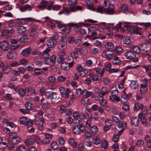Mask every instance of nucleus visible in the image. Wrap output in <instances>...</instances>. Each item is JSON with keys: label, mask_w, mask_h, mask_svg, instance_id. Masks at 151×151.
<instances>
[{"label": "nucleus", "mask_w": 151, "mask_h": 151, "mask_svg": "<svg viewBox=\"0 0 151 151\" xmlns=\"http://www.w3.org/2000/svg\"><path fill=\"white\" fill-rule=\"evenodd\" d=\"M38 34L37 31L32 29H30V32L29 35L32 37H36L38 35Z\"/></svg>", "instance_id": "nucleus-26"}, {"label": "nucleus", "mask_w": 151, "mask_h": 151, "mask_svg": "<svg viewBox=\"0 0 151 151\" xmlns=\"http://www.w3.org/2000/svg\"><path fill=\"white\" fill-rule=\"evenodd\" d=\"M16 24L15 22L12 21H9L8 22V26L9 27H13L15 26Z\"/></svg>", "instance_id": "nucleus-57"}, {"label": "nucleus", "mask_w": 151, "mask_h": 151, "mask_svg": "<svg viewBox=\"0 0 151 151\" xmlns=\"http://www.w3.org/2000/svg\"><path fill=\"white\" fill-rule=\"evenodd\" d=\"M42 107L43 109H48L50 107V104L47 102L42 103L41 104Z\"/></svg>", "instance_id": "nucleus-36"}, {"label": "nucleus", "mask_w": 151, "mask_h": 151, "mask_svg": "<svg viewBox=\"0 0 151 151\" xmlns=\"http://www.w3.org/2000/svg\"><path fill=\"white\" fill-rule=\"evenodd\" d=\"M101 145L102 148L104 149L107 148L108 146V141L105 140L103 141L101 143Z\"/></svg>", "instance_id": "nucleus-31"}, {"label": "nucleus", "mask_w": 151, "mask_h": 151, "mask_svg": "<svg viewBox=\"0 0 151 151\" xmlns=\"http://www.w3.org/2000/svg\"><path fill=\"white\" fill-rule=\"evenodd\" d=\"M8 42L6 40H3L0 42V48L3 51H7L9 48Z\"/></svg>", "instance_id": "nucleus-4"}, {"label": "nucleus", "mask_w": 151, "mask_h": 151, "mask_svg": "<svg viewBox=\"0 0 151 151\" xmlns=\"http://www.w3.org/2000/svg\"><path fill=\"white\" fill-rule=\"evenodd\" d=\"M98 131L97 127L95 126H93L90 128V131L91 133H93L94 134H97L96 133L98 132Z\"/></svg>", "instance_id": "nucleus-35"}, {"label": "nucleus", "mask_w": 151, "mask_h": 151, "mask_svg": "<svg viewBox=\"0 0 151 151\" xmlns=\"http://www.w3.org/2000/svg\"><path fill=\"white\" fill-rule=\"evenodd\" d=\"M14 53L12 52H9L7 54V58L10 59H13L14 58Z\"/></svg>", "instance_id": "nucleus-47"}, {"label": "nucleus", "mask_w": 151, "mask_h": 151, "mask_svg": "<svg viewBox=\"0 0 151 151\" xmlns=\"http://www.w3.org/2000/svg\"><path fill=\"white\" fill-rule=\"evenodd\" d=\"M32 8L31 5L26 4L21 7L20 10L22 12H24L26 10L30 11L32 9Z\"/></svg>", "instance_id": "nucleus-18"}, {"label": "nucleus", "mask_w": 151, "mask_h": 151, "mask_svg": "<svg viewBox=\"0 0 151 151\" xmlns=\"http://www.w3.org/2000/svg\"><path fill=\"white\" fill-rule=\"evenodd\" d=\"M25 106L26 109L28 110H31L33 109L34 105L30 102L26 103Z\"/></svg>", "instance_id": "nucleus-24"}, {"label": "nucleus", "mask_w": 151, "mask_h": 151, "mask_svg": "<svg viewBox=\"0 0 151 151\" xmlns=\"http://www.w3.org/2000/svg\"><path fill=\"white\" fill-rule=\"evenodd\" d=\"M61 68L62 69H63L65 70H68V63L66 62H63L62 63L60 66Z\"/></svg>", "instance_id": "nucleus-46"}, {"label": "nucleus", "mask_w": 151, "mask_h": 151, "mask_svg": "<svg viewBox=\"0 0 151 151\" xmlns=\"http://www.w3.org/2000/svg\"><path fill=\"white\" fill-rule=\"evenodd\" d=\"M68 141L69 144L73 147L76 148L77 147V143L73 138L69 139Z\"/></svg>", "instance_id": "nucleus-17"}, {"label": "nucleus", "mask_w": 151, "mask_h": 151, "mask_svg": "<svg viewBox=\"0 0 151 151\" xmlns=\"http://www.w3.org/2000/svg\"><path fill=\"white\" fill-rule=\"evenodd\" d=\"M34 123L35 124H43L44 122V119L43 118L40 119L35 118L34 120Z\"/></svg>", "instance_id": "nucleus-19"}, {"label": "nucleus", "mask_w": 151, "mask_h": 151, "mask_svg": "<svg viewBox=\"0 0 151 151\" xmlns=\"http://www.w3.org/2000/svg\"><path fill=\"white\" fill-rule=\"evenodd\" d=\"M31 49L29 47L27 48L22 51V55L24 56H27L30 54Z\"/></svg>", "instance_id": "nucleus-20"}, {"label": "nucleus", "mask_w": 151, "mask_h": 151, "mask_svg": "<svg viewBox=\"0 0 151 151\" xmlns=\"http://www.w3.org/2000/svg\"><path fill=\"white\" fill-rule=\"evenodd\" d=\"M19 65V63L18 62L14 61L11 63L10 64V66L11 67H16Z\"/></svg>", "instance_id": "nucleus-63"}, {"label": "nucleus", "mask_w": 151, "mask_h": 151, "mask_svg": "<svg viewBox=\"0 0 151 151\" xmlns=\"http://www.w3.org/2000/svg\"><path fill=\"white\" fill-rule=\"evenodd\" d=\"M34 143V141L33 139L29 138L27 139L25 141V144L28 146L32 145Z\"/></svg>", "instance_id": "nucleus-32"}, {"label": "nucleus", "mask_w": 151, "mask_h": 151, "mask_svg": "<svg viewBox=\"0 0 151 151\" xmlns=\"http://www.w3.org/2000/svg\"><path fill=\"white\" fill-rule=\"evenodd\" d=\"M119 136L118 135L115 134L113 137L112 140L114 142H116L119 141Z\"/></svg>", "instance_id": "nucleus-61"}, {"label": "nucleus", "mask_w": 151, "mask_h": 151, "mask_svg": "<svg viewBox=\"0 0 151 151\" xmlns=\"http://www.w3.org/2000/svg\"><path fill=\"white\" fill-rule=\"evenodd\" d=\"M20 123L22 124H25L27 123V118L25 117L21 118L20 119Z\"/></svg>", "instance_id": "nucleus-34"}, {"label": "nucleus", "mask_w": 151, "mask_h": 151, "mask_svg": "<svg viewBox=\"0 0 151 151\" xmlns=\"http://www.w3.org/2000/svg\"><path fill=\"white\" fill-rule=\"evenodd\" d=\"M130 84V87L132 90H134L137 88L139 85L137 82L135 81H131Z\"/></svg>", "instance_id": "nucleus-10"}, {"label": "nucleus", "mask_w": 151, "mask_h": 151, "mask_svg": "<svg viewBox=\"0 0 151 151\" xmlns=\"http://www.w3.org/2000/svg\"><path fill=\"white\" fill-rule=\"evenodd\" d=\"M68 4L70 6H74L77 4L76 0H68Z\"/></svg>", "instance_id": "nucleus-51"}, {"label": "nucleus", "mask_w": 151, "mask_h": 151, "mask_svg": "<svg viewBox=\"0 0 151 151\" xmlns=\"http://www.w3.org/2000/svg\"><path fill=\"white\" fill-rule=\"evenodd\" d=\"M67 47V42L64 41H60L58 44V48L60 50H64Z\"/></svg>", "instance_id": "nucleus-6"}, {"label": "nucleus", "mask_w": 151, "mask_h": 151, "mask_svg": "<svg viewBox=\"0 0 151 151\" xmlns=\"http://www.w3.org/2000/svg\"><path fill=\"white\" fill-rule=\"evenodd\" d=\"M86 3L88 7V8L90 9H91L93 6L92 1L90 0H86Z\"/></svg>", "instance_id": "nucleus-41"}, {"label": "nucleus", "mask_w": 151, "mask_h": 151, "mask_svg": "<svg viewBox=\"0 0 151 151\" xmlns=\"http://www.w3.org/2000/svg\"><path fill=\"white\" fill-rule=\"evenodd\" d=\"M133 50L134 53H139L140 52V50L139 47L137 46H135L133 48Z\"/></svg>", "instance_id": "nucleus-62"}, {"label": "nucleus", "mask_w": 151, "mask_h": 151, "mask_svg": "<svg viewBox=\"0 0 151 151\" xmlns=\"http://www.w3.org/2000/svg\"><path fill=\"white\" fill-rule=\"evenodd\" d=\"M121 9L123 13H126L127 12V6L125 5H124L122 6Z\"/></svg>", "instance_id": "nucleus-64"}, {"label": "nucleus", "mask_w": 151, "mask_h": 151, "mask_svg": "<svg viewBox=\"0 0 151 151\" xmlns=\"http://www.w3.org/2000/svg\"><path fill=\"white\" fill-rule=\"evenodd\" d=\"M83 136L85 137L89 138L91 137L92 134L90 132L87 131L84 133Z\"/></svg>", "instance_id": "nucleus-55"}, {"label": "nucleus", "mask_w": 151, "mask_h": 151, "mask_svg": "<svg viewBox=\"0 0 151 151\" xmlns=\"http://www.w3.org/2000/svg\"><path fill=\"white\" fill-rule=\"evenodd\" d=\"M34 71L35 73L37 75H39L42 73V70L40 69L39 68H35L34 69Z\"/></svg>", "instance_id": "nucleus-45"}, {"label": "nucleus", "mask_w": 151, "mask_h": 151, "mask_svg": "<svg viewBox=\"0 0 151 151\" xmlns=\"http://www.w3.org/2000/svg\"><path fill=\"white\" fill-rule=\"evenodd\" d=\"M133 30L134 32L137 34L141 35L142 34V28L137 26H134Z\"/></svg>", "instance_id": "nucleus-16"}, {"label": "nucleus", "mask_w": 151, "mask_h": 151, "mask_svg": "<svg viewBox=\"0 0 151 151\" xmlns=\"http://www.w3.org/2000/svg\"><path fill=\"white\" fill-rule=\"evenodd\" d=\"M71 28L70 27H67L66 26H65L64 24V26L63 28L61 30L65 32L66 33H69L71 31Z\"/></svg>", "instance_id": "nucleus-42"}, {"label": "nucleus", "mask_w": 151, "mask_h": 151, "mask_svg": "<svg viewBox=\"0 0 151 151\" xmlns=\"http://www.w3.org/2000/svg\"><path fill=\"white\" fill-rule=\"evenodd\" d=\"M21 141V139L19 137L17 138H12V141L14 145L17 144L18 143Z\"/></svg>", "instance_id": "nucleus-43"}, {"label": "nucleus", "mask_w": 151, "mask_h": 151, "mask_svg": "<svg viewBox=\"0 0 151 151\" xmlns=\"http://www.w3.org/2000/svg\"><path fill=\"white\" fill-rule=\"evenodd\" d=\"M123 109L125 111H128L129 110V105L126 104H125L122 106Z\"/></svg>", "instance_id": "nucleus-52"}, {"label": "nucleus", "mask_w": 151, "mask_h": 151, "mask_svg": "<svg viewBox=\"0 0 151 151\" xmlns=\"http://www.w3.org/2000/svg\"><path fill=\"white\" fill-rule=\"evenodd\" d=\"M77 49L78 52H80L81 55H84L87 53V50L85 48H82L81 49L77 48Z\"/></svg>", "instance_id": "nucleus-39"}, {"label": "nucleus", "mask_w": 151, "mask_h": 151, "mask_svg": "<svg viewBox=\"0 0 151 151\" xmlns=\"http://www.w3.org/2000/svg\"><path fill=\"white\" fill-rule=\"evenodd\" d=\"M67 40V42L70 44L73 43L75 41V39L73 37H68Z\"/></svg>", "instance_id": "nucleus-49"}, {"label": "nucleus", "mask_w": 151, "mask_h": 151, "mask_svg": "<svg viewBox=\"0 0 151 151\" xmlns=\"http://www.w3.org/2000/svg\"><path fill=\"white\" fill-rule=\"evenodd\" d=\"M63 9L64 12V14L68 15L70 13L69 9L67 7H63Z\"/></svg>", "instance_id": "nucleus-48"}, {"label": "nucleus", "mask_w": 151, "mask_h": 151, "mask_svg": "<svg viewBox=\"0 0 151 151\" xmlns=\"http://www.w3.org/2000/svg\"><path fill=\"white\" fill-rule=\"evenodd\" d=\"M110 99L113 101H116L117 102H119L120 101V99L119 97L117 96H110Z\"/></svg>", "instance_id": "nucleus-44"}, {"label": "nucleus", "mask_w": 151, "mask_h": 151, "mask_svg": "<svg viewBox=\"0 0 151 151\" xmlns=\"http://www.w3.org/2000/svg\"><path fill=\"white\" fill-rule=\"evenodd\" d=\"M80 75L81 77H84L87 73V71L86 69L84 68L80 72Z\"/></svg>", "instance_id": "nucleus-54"}, {"label": "nucleus", "mask_w": 151, "mask_h": 151, "mask_svg": "<svg viewBox=\"0 0 151 151\" xmlns=\"http://www.w3.org/2000/svg\"><path fill=\"white\" fill-rule=\"evenodd\" d=\"M140 48L142 51L146 52H149L150 50V47L146 44H143L141 45Z\"/></svg>", "instance_id": "nucleus-13"}, {"label": "nucleus", "mask_w": 151, "mask_h": 151, "mask_svg": "<svg viewBox=\"0 0 151 151\" xmlns=\"http://www.w3.org/2000/svg\"><path fill=\"white\" fill-rule=\"evenodd\" d=\"M73 133L75 134H79L81 132H84L86 130L84 126L74 125L72 128Z\"/></svg>", "instance_id": "nucleus-1"}, {"label": "nucleus", "mask_w": 151, "mask_h": 151, "mask_svg": "<svg viewBox=\"0 0 151 151\" xmlns=\"http://www.w3.org/2000/svg\"><path fill=\"white\" fill-rule=\"evenodd\" d=\"M140 92L142 94H144L146 93L147 90V85H144L142 84L141 85Z\"/></svg>", "instance_id": "nucleus-22"}, {"label": "nucleus", "mask_w": 151, "mask_h": 151, "mask_svg": "<svg viewBox=\"0 0 151 151\" xmlns=\"http://www.w3.org/2000/svg\"><path fill=\"white\" fill-rule=\"evenodd\" d=\"M78 50L77 49V48H75L73 52H72L70 53V55L71 57L74 59H77L78 58Z\"/></svg>", "instance_id": "nucleus-14"}, {"label": "nucleus", "mask_w": 151, "mask_h": 151, "mask_svg": "<svg viewBox=\"0 0 151 151\" xmlns=\"http://www.w3.org/2000/svg\"><path fill=\"white\" fill-rule=\"evenodd\" d=\"M93 138V142L94 144L98 145L99 144L100 142V139L98 137L97 134H94Z\"/></svg>", "instance_id": "nucleus-15"}, {"label": "nucleus", "mask_w": 151, "mask_h": 151, "mask_svg": "<svg viewBox=\"0 0 151 151\" xmlns=\"http://www.w3.org/2000/svg\"><path fill=\"white\" fill-rule=\"evenodd\" d=\"M140 108L141 109L144 113L145 114L148 113V109H147L144 106V105L143 104H140Z\"/></svg>", "instance_id": "nucleus-30"}, {"label": "nucleus", "mask_w": 151, "mask_h": 151, "mask_svg": "<svg viewBox=\"0 0 151 151\" xmlns=\"http://www.w3.org/2000/svg\"><path fill=\"white\" fill-rule=\"evenodd\" d=\"M105 9L103 6H99L96 9V12L101 14H103L104 12Z\"/></svg>", "instance_id": "nucleus-38"}, {"label": "nucleus", "mask_w": 151, "mask_h": 151, "mask_svg": "<svg viewBox=\"0 0 151 151\" xmlns=\"http://www.w3.org/2000/svg\"><path fill=\"white\" fill-rule=\"evenodd\" d=\"M136 54L132 51H129L126 52L125 55L128 59L132 60L136 56Z\"/></svg>", "instance_id": "nucleus-9"}, {"label": "nucleus", "mask_w": 151, "mask_h": 151, "mask_svg": "<svg viewBox=\"0 0 151 151\" xmlns=\"http://www.w3.org/2000/svg\"><path fill=\"white\" fill-rule=\"evenodd\" d=\"M106 88H102V90L100 91L98 88H96L95 90V92L98 94L99 96L100 97H103L107 93V91L106 90Z\"/></svg>", "instance_id": "nucleus-7"}, {"label": "nucleus", "mask_w": 151, "mask_h": 151, "mask_svg": "<svg viewBox=\"0 0 151 151\" xmlns=\"http://www.w3.org/2000/svg\"><path fill=\"white\" fill-rule=\"evenodd\" d=\"M18 93L21 96H23L26 93V91L23 88H21L19 89Z\"/></svg>", "instance_id": "nucleus-53"}, {"label": "nucleus", "mask_w": 151, "mask_h": 151, "mask_svg": "<svg viewBox=\"0 0 151 151\" xmlns=\"http://www.w3.org/2000/svg\"><path fill=\"white\" fill-rule=\"evenodd\" d=\"M139 122V120L136 117H134L131 119V124L134 127H137L138 126Z\"/></svg>", "instance_id": "nucleus-12"}, {"label": "nucleus", "mask_w": 151, "mask_h": 151, "mask_svg": "<svg viewBox=\"0 0 151 151\" xmlns=\"http://www.w3.org/2000/svg\"><path fill=\"white\" fill-rule=\"evenodd\" d=\"M39 27V24H34L32 25L30 27V29L37 31V30Z\"/></svg>", "instance_id": "nucleus-50"}, {"label": "nucleus", "mask_w": 151, "mask_h": 151, "mask_svg": "<svg viewBox=\"0 0 151 151\" xmlns=\"http://www.w3.org/2000/svg\"><path fill=\"white\" fill-rule=\"evenodd\" d=\"M113 52L110 50H107L103 51L102 53V56L104 58L106 57L107 58L110 60L114 56Z\"/></svg>", "instance_id": "nucleus-3"}, {"label": "nucleus", "mask_w": 151, "mask_h": 151, "mask_svg": "<svg viewBox=\"0 0 151 151\" xmlns=\"http://www.w3.org/2000/svg\"><path fill=\"white\" fill-rule=\"evenodd\" d=\"M113 123L111 120L106 119L105 121V124L107 126H111Z\"/></svg>", "instance_id": "nucleus-58"}, {"label": "nucleus", "mask_w": 151, "mask_h": 151, "mask_svg": "<svg viewBox=\"0 0 151 151\" xmlns=\"http://www.w3.org/2000/svg\"><path fill=\"white\" fill-rule=\"evenodd\" d=\"M18 149L19 151H26L27 150L26 147L24 145H20L18 147Z\"/></svg>", "instance_id": "nucleus-60"}, {"label": "nucleus", "mask_w": 151, "mask_h": 151, "mask_svg": "<svg viewBox=\"0 0 151 151\" xmlns=\"http://www.w3.org/2000/svg\"><path fill=\"white\" fill-rule=\"evenodd\" d=\"M17 70L19 73H24L26 71V69L23 67H20L17 68Z\"/></svg>", "instance_id": "nucleus-56"}, {"label": "nucleus", "mask_w": 151, "mask_h": 151, "mask_svg": "<svg viewBox=\"0 0 151 151\" xmlns=\"http://www.w3.org/2000/svg\"><path fill=\"white\" fill-rule=\"evenodd\" d=\"M28 39V36L26 35H24L21 36L19 40L21 42H27Z\"/></svg>", "instance_id": "nucleus-25"}, {"label": "nucleus", "mask_w": 151, "mask_h": 151, "mask_svg": "<svg viewBox=\"0 0 151 151\" xmlns=\"http://www.w3.org/2000/svg\"><path fill=\"white\" fill-rule=\"evenodd\" d=\"M114 8L113 5H111L110 6L104 9V13L108 15L113 14L115 12Z\"/></svg>", "instance_id": "nucleus-5"}, {"label": "nucleus", "mask_w": 151, "mask_h": 151, "mask_svg": "<svg viewBox=\"0 0 151 151\" xmlns=\"http://www.w3.org/2000/svg\"><path fill=\"white\" fill-rule=\"evenodd\" d=\"M105 47L107 49H111L114 47L113 43L111 42L106 43L105 45Z\"/></svg>", "instance_id": "nucleus-33"}, {"label": "nucleus", "mask_w": 151, "mask_h": 151, "mask_svg": "<svg viewBox=\"0 0 151 151\" xmlns=\"http://www.w3.org/2000/svg\"><path fill=\"white\" fill-rule=\"evenodd\" d=\"M26 28L22 26L19 27L17 29L18 32L20 34L24 33L26 32Z\"/></svg>", "instance_id": "nucleus-23"}, {"label": "nucleus", "mask_w": 151, "mask_h": 151, "mask_svg": "<svg viewBox=\"0 0 151 151\" xmlns=\"http://www.w3.org/2000/svg\"><path fill=\"white\" fill-rule=\"evenodd\" d=\"M88 30L89 32H91V35L92 37L93 36H95L97 35V33L95 32L97 29L95 27L93 26L91 27L88 28Z\"/></svg>", "instance_id": "nucleus-21"}, {"label": "nucleus", "mask_w": 151, "mask_h": 151, "mask_svg": "<svg viewBox=\"0 0 151 151\" xmlns=\"http://www.w3.org/2000/svg\"><path fill=\"white\" fill-rule=\"evenodd\" d=\"M51 147L52 149L55 150L58 148V145L57 142L54 141L51 143Z\"/></svg>", "instance_id": "nucleus-37"}, {"label": "nucleus", "mask_w": 151, "mask_h": 151, "mask_svg": "<svg viewBox=\"0 0 151 151\" xmlns=\"http://www.w3.org/2000/svg\"><path fill=\"white\" fill-rule=\"evenodd\" d=\"M117 126L120 128L123 127L126 128L127 124L124 122L119 121L117 124Z\"/></svg>", "instance_id": "nucleus-29"}, {"label": "nucleus", "mask_w": 151, "mask_h": 151, "mask_svg": "<svg viewBox=\"0 0 151 151\" xmlns=\"http://www.w3.org/2000/svg\"><path fill=\"white\" fill-rule=\"evenodd\" d=\"M57 43V41L49 39L47 40V47L49 48H51L54 47Z\"/></svg>", "instance_id": "nucleus-8"}, {"label": "nucleus", "mask_w": 151, "mask_h": 151, "mask_svg": "<svg viewBox=\"0 0 151 151\" xmlns=\"http://www.w3.org/2000/svg\"><path fill=\"white\" fill-rule=\"evenodd\" d=\"M52 96L50 99L52 103L55 102L59 98V96L55 92H52Z\"/></svg>", "instance_id": "nucleus-11"}, {"label": "nucleus", "mask_w": 151, "mask_h": 151, "mask_svg": "<svg viewBox=\"0 0 151 151\" xmlns=\"http://www.w3.org/2000/svg\"><path fill=\"white\" fill-rule=\"evenodd\" d=\"M76 93L78 95H81L84 93V91H83L81 88H79L76 90Z\"/></svg>", "instance_id": "nucleus-59"}, {"label": "nucleus", "mask_w": 151, "mask_h": 151, "mask_svg": "<svg viewBox=\"0 0 151 151\" xmlns=\"http://www.w3.org/2000/svg\"><path fill=\"white\" fill-rule=\"evenodd\" d=\"M79 119H88L89 118V116L88 113H86L84 114H80L79 116Z\"/></svg>", "instance_id": "nucleus-28"}, {"label": "nucleus", "mask_w": 151, "mask_h": 151, "mask_svg": "<svg viewBox=\"0 0 151 151\" xmlns=\"http://www.w3.org/2000/svg\"><path fill=\"white\" fill-rule=\"evenodd\" d=\"M53 5V3L52 2L49 3L47 1H42L38 7L41 9H44L47 7V10H50Z\"/></svg>", "instance_id": "nucleus-2"}, {"label": "nucleus", "mask_w": 151, "mask_h": 151, "mask_svg": "<svg viewBox=\"0 0 151 151\" xmlns=\"http://www.w3.org/2000/svg\"><path fill=\"white\" fill-rule=\"evenodd\" d=\"M123 42L124 44L129 45L131 43L130 38L128 37H126L123 39Z\"/></svg>", "instance_id": "nucleus-40"}, {"label": "nucleus", "mask_w": 151, "mask_h": 151, "mask_svg": "<svg viewBox=\"0 0 151 151\" xmlns=\"http://www.w3.org/2000/svg\"><path fill=\"white\" fill-rule=\"evenodd\" d=\"M89 77H91V79L94 81H97L99 80V76L96 74H93L91 73L89 75Z\"/></svg>", "instance_id": "nucleus-27"}]
</instances>
